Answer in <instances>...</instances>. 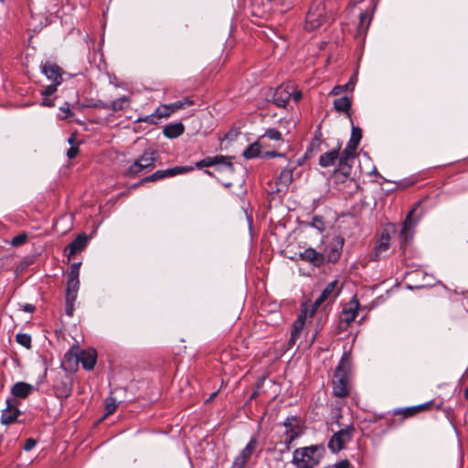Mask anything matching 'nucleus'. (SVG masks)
Segmentation results:
<instances>
[{
	"label": "nucleus",
	"instance_id": "nucleus-13",
	"mask_svg": "<svg viewBox=\"0 0 468 468\" xmlns=\"http://www.w3.org/2000/svg\"><path fill=\"white\" fill-rule=\"evenodd\" d=\"M72 379L67 374L59 375L53 386L55 395L59 399H67L72 393Z\"/></svg>",
	"mask_w": 468,
	"mask_h": 468
},
{
	"label": "nucleus",
	"instance_id": "nucleus-1",
	"mask_svg": "<svg viewBox=\"0 0 468 468\" xmlns=\"http://www.w3.org/2000/svg\"><path fill=\"white\" fill-rule=\"evenodd\" d=\"M40 71L50 82L48 85L43 84L41 86V105L45 107L56 106L58 99L52 96L56 93L58 87L62 83L65 72L58 64L48 59L41 62Z\"/></svg>",
	"mask_w": 468,
	"mask_h": 468
},
{
	"label": "nucleus",
	"instance_id": "nucleus-60",
	"mask_svg": "<svg viewBox=\"0 0 468 468\" xmlns=\"http://www.w3.org/2000/svg\"><path fill=\"white\" fill-rule=\"evenodd\" d=\"M423 287L422 284H414V285H409V288L412 289V288H421Z\"/></svg>",
	"mask_w": 468,
	"mask_h": 468
},
{
	"label": "nucleus",
	"instance_id": "nucleus-17",
	"mask_svg": "<svg viewBox=\"0 0 468 468\" xmlns=\"http://www.w3.org/2000/svg\"><path fill=\"white\" fill-rule=\"evenodd\" d=\"M191 168H186L184 166H176L173 168H168L165 170H157L154 174L145 176L143 178V182H155L167 177H173L176 175L182 174L186 171H190Z\"/></svg>",
	"mask_w": 468,
	"mask_h": 468
},
{
	"label": "nucleus",
	"instance_id": "nucleus-64",
	"mask_svg": "<svg viewBox=\"0 0 468 468\" xmlns=\"http://www.w3.org/2000/svg\"><path fill=\"white\" fill-rule=\"evenodd\" d=\"M441 406H442V403H440V404H438V405L436 406V409H437V410H439V409H441Z\"/></svg>",
	"mask_w": 468,
	"mask_h": 468
},
{
	"label": "nucleus",
	"instance_id": "nucleus-42",
	"mask_svg": "<svg viewBox=\"0 0 468 468\" xmlns=\"http://www.w3.org/2000/svg\"><path fill=\"white\" fill-rule=\"evenodd\" d=\"M80 265H81V262H74L73 264H71L69 271L67 276L79 278Z\"/></svg>",
	"mask_w": 468,
	"mask_h": 468
},
{
	"label": "nucleus",
	"instance_id": "nucleus-33",
	"mask_svg": "<svg viewBox=\"0 0 468 468\" xmlns=\"http://www.w3.org/2000/svg\"><path fill=\"white\" fill-rule=\"evenodd\" d=\"M418 414L417 408L415 406L405 408V409H397L394 410V415H401V419L399 421V424L402 423L403 420L407 418H410Z\"/></svg>",
	"mask_w": 468,
	"mask_h": 468
},
{
	"label": "nucleus",
	"instance_id": "nucleus-18",
	"mask_svg": "<svg viewBox=\"0 0 468 468\" xmlns=\"http://www.w3.org/2000/svg\"><path fill=\"white\" fill-rule=\"evenodd\" d=\"M76 360L80 362L82 367L86 370L93 369L97 361V352L95 349L80 350L74 353Z\"/></svg>",
	"mask_w": 468,
	"mask_h": 468
},
{
	"label": "nucleus",
	"instance_id": "nucleus-25",
	"mask_svg": "<svg viewBox=\"0 0 468 468\" xmlns=\"http://www.w3.org/2000/svg\"><path fill=\"white\" fill-rule=\"evenodd\" d=\"M420 204H416L415 207L408 213L405 221L403 222L402 229L400 231V237L403 242L407 243L409 239L412 238L411 229L415 225L413 215L417 210Z\"/></svg>",
	"mask_w": 468,
	"mask_h": 468
},
{
	"label": "nucleus",
	"instance_id": "nucleus-62",
	"mask_svg": "<svg viewBox=\"0 0 468 468\" xmlns=\"http://www.w3.org/2000/svg\"><path fill=\"white\" fill-rule=\"evenodd\" d=\"M73 350L71 349L69 352L66 353V356H72Z\"/></svg>",
	"mask_w": 468,
	"mask_h": 468
},
{
	"label": "nucleus",
	"instance_id": "nucleus-51",
	"mask_svg": "<svg viewBox=\"0 0 468 468\" xmlns=\"http://www.w3.org/2000/svg\"><path fill=\"white\" fill-rule=\"evenodd\" d=\"M68 143L71 145V146H78V143L76 141V135L75 133H72L69 138H68Z\"/></svg>",
	"mask_w": 468,
	"mask_h": 468
},
{
	"label": "nucleus",
	"instance_id": "nucleus-34",
	"mask_svg": "<svg viewBox=\"0 0 468 468\" xmlns=\"http://www.w3.org/2000/svg\"><path fill=\"white\" fill-rule=\"evenodd\" d=\"M261 154V145L258 143L250 144L243 152L245 159H252L258 157Z\"/></svg>",
	"mask_w": 468,
	"mask_h": 468
},
{
	"label": "nucleus",
	"instance_id": "nucleus-20",
	"mask_svg": "<svg viewBox=\"0 0 468 468\" xmlns=\"http://www.w3.org/2000/svg\"><path fill=\"white\" fill-rule=\"evenodd\" d=\"M359 303L356 299H352L346 305L344 306L340 315L341 323H345L348 326L357 316Z\"/></svg>",
	"mask_w": 468,
	"mask_h": 468
},
{
	"label": "nucleus",
	"instance_id": "nucleus-14",
	"mask_svg": "<svg viewBox=\"0 0 468 468\" xmlns=\"http://www.w3.org/2000/svg\"><path fill=\"white\" fill-rule=\"evenodd\" d=\"M258 445V440L256 437H252L247 443L245 448L239 452V454L234 459L232 468H244L250 459L251 455L256 451Z\"/></svg>",
	"mask_w": 468,
	"mask_h": 468
},
{
	"label": "nucleus",
	"instance_id": "nucleus-16",
	"mask_svg": "<svg viewBox=\"0 0 468 468\" xmlns=\"http://www.w3.org/2000/svg\"><path fill=\"white\" fill-rule=\"evenodd\" d=\"M344 246V239L336 237L325 248V260L328 262L335 263L341 257Z\"/></svg>",
	"mask_w": 468,
	"mask_h": 468
},
{
	"label": "nucleus",
	"instance_id": "nucleus-31",
	"mask_svg": "<svg viewBox=\"0 0 468 468\" xmlns=\"http://www.w3.org/2000/svg\"><path fill=\"white\" fill-rule=\"evenodd\" d=\"M334 107L338 112L350 116L349 110L351 107V101L346 96L335 100Z\"/></svg>",
	"mask_w": 468,
	"mask_h": 468
},
{
	"label": "nucleus",
	"instance_id": "nucleus-50",
	"mask_svg": "<svg viewBox=\"0 0 468 468\" xmlns=\"http://www.w3.org/2000/svg\"><path fill=\"white\" fill-rule=\"evenodd\" d=\"M336 90H352L350 89V86H346V83L344 84V85H340V86H335L333 90H332V93H336Z\"/></svg>",
	"mask_w": 468,
	"mask_h": 468
},
{
	"label": "nucleus",
	"instance_id": "nucleus-32",
	"mask_svg": "<svg viewBox=\"0 0 468 468\" xmlns=\"http://www.w3.org/2000/svg\"><path fill=\"white\" fill-rule=\"evenodd\" d=\"M362 138V130L352 123L351 137L348 141L349 148L357 149Z\"/></svg>",
	"mask_w": 468,
	"mask_h": 468
},
{
	"label": "nucleus",
	"instance_id": "nucleus-44",
	"mask_svg": "<svg viewBox=\"0 0 468 468\" xmlns=\"http://www.w3.org/2000/svg\"><path fill=\"white\" fill-rule=\"evenodd\" d=\"M433 405H434L433 400H431V401L417 405V406H415V408H417V411H418V413H420L421 411L430 410Z\"/></svg>",
	"mask_w": 468,
	"mask_h": 468
},
{
	"label": "nucleus",
	"instance_id": "nucleus-45",
	"mask_svg": "<svg viewBox=\"0 0 468 468\" xmlns=\"http://www.w3.org/2000/svg\"><path fill=\"white\" fill-rule=\"evenodd\" d=\"M79 154V146H70V148L67 151V156L69 159L75 158Z\"/></svg>",
	"mask_w": 468,
	"mask_h": 468
},
{
	"label": "nucleus",
	"instance_id": "nucleus-9",
	"mask_svg": "<svg viewBox=\"0 0 468 468\" xmlns=\"http://www.w3.org/2000/svg\"><path fill=\"white\" fill-rule=\"evenodd\" d=\"M233 156H226V155H214V156H207L198 162L196 163V167L197 169H201L203 167H209V166H217L218 170H220V168H225L230 173L234 172V165H233Z\"/></svg>",
	"mask_w": 468,
	"mask_h": 468
},
{
	"label": "nucleus",
	"instance_id": "nucleus-22",
	"mask_svg": "<svg viewBox=\"0 0 468 468\" xmlns=\"http://www.w3.org/2000/svg\"><path fill=\"white\" fill-rule=\"evenodd\" d=\"M302 261L309 262L315 267L322 266L325 261L324 253L316 251L313 248H308L299 254Z\"/></svg>",
	"mask_w": 468,
	"mask_h": 468
},
{
	"label": "nucleus",
	"instance_id": "nucleus-46",
	"mask_svg": "<svg viewBox=\"0 0 468 468\" xmlns=\"http://www.w3.org/2000/svg\"><path fill=\"white\" fill-rule=\"evenodd\" d=\"M36 444H37L36 440L29 438L26 441V442L24 444V450L28 452V451L32 450L36 446Z\"/></svg>",
	"mask_w": 468,
	"mask_h": 468
},
{
	"label": "nucleus",
	"instance_id": "nucleus-36",
	"mask_svg": "<svg viewBox=\"0 0 468 468\" xmlns=\"http://www.w3.org/2000/svg\"><path fill=\"white\" fill-rule=\"evenodd\" d=\"M129 106V99L126 96H122L112 102V109L114 112L121 111Z\"/></svg>",
	"mask_w": 468,
	"mask_h": 468
},
{
	"label": "nucleus",
	"instance_id": "nucleus-6",
	"mask_svg": "<svg viewBox=\"0 0 468 468\" xmlns=\"http://www.w3.org/2000/svg\"><path fill=\"white\" fill-rule=\"evenodd\" d=\"M325 5L322 1L313 2L306 14L305 29L314 31L319 28L326 21Z\"/></svg>",
	"mask_w": 468,
	"mask_h": 468
},
{
	"label": "nucleus",
	"instance_id": "nucleus-58",
	"mask_svg": "<svg viewBox=\"0 0 468 468\" xmlns=\"http://www.w3.org/2000/svg\"><path fill=\"white\" fill-rule=\"evenodd\" d=\"M144 183H145V182H143V179H142L141 181H139V182H137V183H135V184L132 185V186H131V188H132V189H135V188H137L138 186H142V185H143V184H144Z\"/></svg>",
	"mask_w": 468,
	"mask_h": 468
},
{
	"label": "nucleus",
	"instance_id": "nucleus-55",
	"mask_svg": "<svg viewBox=\"0 0 468 468\" xmlns=\"http://www.w3.org/2000/svg\"><path fill=\"white\" fill-rule=\"evenodd\" d=\"M367 13H361L360 16H359V18H360V27H362L363 25H364V21L367 18Z\"/></svg>",
	"mask_w": 468,
	"mask_h": 468
},
{
	"label": "nucleus",
	"instance_id": "nucleus-26",
	"mask_svg": "<svg viewBox=\"0 0 468 468\" xmlns=\"http://www.w3.org/2000/svg\"><path fill=\"white\" fill-rule=\"evenodd\" d=\"M33 390L34 388L32 385L27 382L19 381L13 385L11 393L16 398L26 399L32 393Z\"/></svg>",
	"mask_w": 468,
	"mask_h": 468
},
{
	"label": "nucleus",
	"instance_id": "nucleus-4",
	"mask_svg": "<svg viewBox=\"0 0 468 468\" xmlns=\"http://www.w3.org/2000/svg\"><path fill=\"white\" fill-rule=\"evenodd\" d=\"M301 99L302 91L292 81L282 83L272 94L273 103L281 108L292 107L291 103L297 104Z\"/></svg>",
	"mask_w": 468,
	"mask_h": 468
},
{
	"label": "nucleus",
	"instance_id": "nucleus-56",
	"mask_svg": "<svg viewBox=\"0 0 468 468\" xmlns=\"http://www.w3.org/2000/svg\"><path fill=\"white\" fill-rule=\"evenodd\" d=\"M420 274H422V272H421L420 271L416 270V271H414L408 272V273H407V277H409V278L410 279V277H411L412 275H420Z\"/></svg>",
	"mask_w": 468,
	"mask_h": 468
},
{
	"label": "nucleus",
	"instance_id": "nucleus-27",
	"mask_svg": "<svg viewBox=\"0 0 468 468\" xmlns=\"http://www.w3.org/2000/svg\"><path fill=\"white\" fill-rule=\"evenodd\" d=\"M338 158L339 148H335L321 154L318 164L320 166L326 168L331 165H334L336 162H338Z\"/></svg>",
	"mask_w": 468,
	"mask_h": 468
},
{
	"label": "nucleus",
	"instance_id": "nucleus-41",
	"mask_svg": "<svg viewBox=\"0 0 468 468\" xmlns=\"http://www.w3.org/2000/svg\"><path fill=\"white\" fill-rule=\"evenodd\" d=\"M265 136L271 140L279 141L282 139L281 133L276 129L267 130L265 133Z\"/></svg>",
	"mask_w": 468,
	"mask_h": 468
},
{
	"label": "nucleus",
	"instance_id": "nucleus-61",
	"mask_svg": "<svg viewBox=\"0 0 468 468\" xmlns=\"http://www.w3.org/2000/svg\"><path fill=\"white\" fill-rule=\"evenodd\" d=\"M464 398L468 400V387L464 390Z\"/></svg>",
	"mask_w": 468,
	"mask_h": 468
},
{
	"label": "nucleus",
	"instance_id": "nucleus-19",
	"mask_svg": "<svg viewBox=\"0 0 468 468\" xmlns=\"http://www.w3.org/2000/svg\"><path fill=\"white\" fill-rule=\"evenodd\" d=\"M21 415V411L16 405H14L11 399H6V408L2 411L1 423L3 425H11L17 421V418Z\"/></svg>",
	"mask_w": 468,
	"mask_h": 468
},
{
	"label": "nucleus",
	"instance_id": "nucleus-3",
	"mask_svg": "<svg viewBox=\"0 0 468 468\" xmlns=\"http://www.w3.org/2000/svg\"><path fill=\"white\" fill-rule=\"evenodd\" d=\"M324 452L322 444L297 448L293 451L292 463L296 468H314L320 463Z\"/></svg>",
	"mask_w": 468,
	"mask_h": 468
},
{
	"label": "nucleus",
	"instance_id": "nucleus-30",
	"mask_svg": "<svg viewBox=\"0 0 468 468\" xmlns=\"http://www.w3.org/2000/svg\"><path fill=\"white\" fill-rule=\"evenodd\" d=\"M293 167H285L282 169L276 179V184L287 187L292 180Z\"/></svg>",
	"mask_w": 468,
	"mask_h": 468
},
{
	"label": "nucleus",
	"instance_id": "nucleus-12",
	"mask_svg": "<svg viewBox=\"0 0 468 468\" xmlns=\"http://www.w3.org/2000/svg\"><path fill=\"white\" fill-rule=\"evenodd\" d=\"M390 248V235L388 230H384L373 248L370 260L378 261L384 258Z\"/></svg>",
	"mask_w": 468,
	"mask_h": 468
},
{
	"label": "nucleus",
	"instance_id": "nucleus-24",
	"mask_svg": "<svg viewBox=\"0 0 468 468\" xmlns=\"http://www.w3.org/2000/svg\"><path fill=\"white\" fill-rule=\"evenodd\" d=\"M324 144L323 139V133H322V124H318L317 128L314 132V137L312 138V141L310 142L306 152L305 156L306 157H312L315 154L321 151V145Z\"/></svg>",
	"mask_w": 468,
	"mask_h": 468
},
{
	"label": "nucleus",
	"instance_id": "nucleus-2",
	"mask_svg": "<svg viewBox=\"0 0 468 468\" xmlns=\"http://www.w3.org/2000/svg\"><path fill=\"white\" fill-rule=\"evenodd\" d=\"M350 373L351 359L349 356L345 353L335 368L332 380L334 396L346 398L350 394Z\"/></svg>",
	"mask_w": 468,
	"mask_h": 468
},
{
	"label": "nucleus",
	"instance_id": "nucleus-10",
	"mask_svg": "<svg viewBox=\"0 0 468 468\" xmlns=\"http://www.w3.org/2000/svg\"><path fill=\"white\" fill-rule=\"evenodd\" d=\"M193 104L194 101L192 100L189 98H185L184 100L176 101L169 104H163L158 107L153 113L147 115L146 117H169L176 112V110L186 108Z\"/></svg>",
	"mask_w": 468,
	"mask_h": 468
},
{
	"label": "nucleus",
	"instance_id": "nucleus-49",
	"mask_svg": "<svg viewBox=\"0 0 468 468\" xmlns=\"http://www.w3.org/2000/svg\"><path fill=\"white\" fill-rule=\"evenodd\" d=\"M335 468H350V463L348 460H343L335 464Z\"/></svg>",
	"mask_w": 468,
	"mask_h": 468
},
{
	"label": "nucleus",
	"instance_id": "nucleus-28",
	"mask_svg": "<svg viewBox=\"0 0 468 468\" xmlns=\"http://www.w3.org/2000/svg\"><path fill=\"white\" fill-rule=\"evenodd\" d=\"M80 288V280L78 277L67 276L66 297L69 300H76Z\"/></svg>",
	"mask_w": 468,
	"mask_h": 468
},
{
	"label": "nucleus",
	"instance_id": "nucleus-29",
	"mask_svg": "<svg viewBox=\"0 0 468 468\" xmlns=\"http://www.w3.org/2000/svg\"><path fill=\"white\" fill-rule=\"evenodd\" d=\"M185 131V127L181 122L170 123L164 128V134L167 138H176Z\"/></svg>",
	"mask_w": 468,
	"mask_h": 468
},
{
	"label": "nucleus",
	"instance_id": "nucleus-37",
	"mask_svg": "<svg viewBox=\"0 0 468 468\" xmlns=\"http://www.w3.org/2000/svg\"><path fill=\"white\" fill-rule=\"evenodd\" d=\"M312 228L316 229L319 232H323L325 229V222L322 216H314L312 222L310 223Z\"/></svg>",
	"mask_w": 468,
	"mask_h": 468
},
{
	"label": "nucleus",
	"instance_id": "nucleus-11",
	"mask_svg": "<svg viewBox=\"0 0 468 468\" xmlns=\"http://www.w3.org/2000/svg\"><path fill=\"white\" fill-rule=\"evenodd\" d=\"M356 149L349 148L347 144L346 147L339 152L338 158V168L335 172H341V174L347 177L351 173L352 163L356 157Z\"/></svg>",
	"mask_w": 468,
	"mask_h": 468
},
{
	"label": "nucleus",
	"instance_id": "nucleus-7",
	"mask_svg": "<svg viewBox=\"0 0 468 468\" xmlns=\"http://www.w3.org/2000/svg\"><path fill=\"white\" fill-rule=\"evenodd\" d=\"M158 158L155 151H145L139 158H137L126 170V176H135L142 171L154 168V162Z\"/></svg>",
	"mask_w": 468,
	"mask_h": 468
},
{
	"label": "nucleus",
	"instance_id": "nucleus-15",
	"mask_svg": "<svg viewBox=\"0 0 468 468\" xmlns=\"http://www.w3.org/2000/svg\"><path fill=\"white\" fill-rule=\"evenodd\" d=\"M338 282L333 281L329 282L325 288L322 291L319 297L314 301L312 309L310 311V316L312 317L315 312L316 309L326 300L329 299H335L338 295L339 292L336 290Z\"/></svg>",
	"mask_w": 468,
	"mask_h": 468
},
{
	"label": "nucleus",
	"instance_id": "nucleus-35",
	"mask_svg": "<svg viewBox=\"0 0 468 468\" xmlns=\"http://www.w3.org/2000/svg\"><path fill=\"white\" fill-rule=\"evenodd\" d=\"M119 403L117 402L116 399L112 396H109L106 398L104 406H105V417L108 415L112 414L116 409L118 408Z\"/></svg>",
	"mask_w": 468,
	"mask_h": 468
},
{
	"label": "nucleus",
	"instance_id": "nucleus-43",
	"mask_svg": "<svg viewBox=\"0 0 468 468\" xmlns=\"http://www.w3.org/2000/svg\"><path fill=\"white\" fill-rule=\"evenodd\" d=\"M76 300H69V297H66V306H65V312L67 315L72 316L74 314V303Z\"/></svg>",
	"mask_w": 468,
	"mask_h": 468
},
{
	"label": "nucleus",
	"instance_id": "nucleus-57",
	"mask_svg": "<svg viewBox=\"0 0 468 468\" xmlns=\"http://www.w3.org/2000/svg\"><path fill=\"white\" fill-rule=\"evenodd\" d=\"M266 154H267L268 156H271V157H274V156H283V154H278V153H276V152H268Z\"/></svg>",
	"mask_w": 468,
	"mask_h": 468
},
{
	"label": "nucleus",
	"instance_id": "nucleus-53",
	"mask_svg": "<svg viewBox=\"0 0 468 468\" xmlns=\"http://www.w3.org/2000/svg\"><path fill=\"white\" fill-rule=\"evenodd\" d=\"M23 310L27 313H33L36 310V308L33 304L27 303L24 305Z\"/></svg>",
	"mask_w": 468,
	"mask_h": 468
},
{
	"label": "nucleus",
	"instance_id": "nucleus-40",
	"mask_svg": "<svg viewBox=\"0 0 468 468\" xmlns=\"http://www.w3.org/2000/svg\"><path fill=\"white\" fill-rule=\"evenodd\" d=\"M265 382V378H259L255 384V390L250 395V399H255L260 395V389L263 387V384Z\"/></svg>",
	"mask_w": 468,
	"mask_h": 468
},
{
	"label": "nucleus",
	"instance_id": "nucleus-54",
	"mask_svg": "<svg viewBox=\"0 0 468 468\" xmlns=\"http://www.w3.org/2000/svg\"><path fill=\"white\" fill-rule=\"evenodd\" d=\"M58 108L65 113L69 112V103L66 101L63 104L59 105Z\"/></svg>",
	"mask_w": 468,
	"mask_h": 468
},
{
	"label": "nucleus",
	"instance_id": "nucleus-63",
	"mask_svg": "<svg viewBox=\"0 0 468 468\" xmlns=\"http://www.w3.org/2000/svg\"><path fill=\"white\" fill-rule=\"evenodd\" d=\"M205 173H206L207 175H208V176H212V173H211L210 171H208V170H206V171H205Z\"/></svg>",
	"mask_w": 468,
	"mask_h": 468
},
{
	"label": "nucleus",
	"instance_id": "nucleus-59",
	"mask_svg": "<svg viewBox=\"0 0 468 468\" xmlns=\"http://www.w3.org/2000/svg\"><path fill=\"white\" fill-rule=\"evenodd\" d=\"M147 121H151L152 123H157L156 122H154V119H143V118L136 119V122H147Z\"/></svg>",
	"mask_w": 468,
	"mask_h": 468
},
{
	"label": "nucleus",
	"instance_id": "nucleus-23",
	"mask_svg": "<svg viewBox=\"0 0 468 468\" xmlns=\"http://www.w3.org/2000/svg\"><path fill=\"white\" fill-rule=\"evenodd\" d=\"M307 317V311L302 310L301 314L297 316L296 320L293 322L292 331H291V337L289 340V344L291 346L294 345L296 341L299 339L302 331L303 329V326L305 324Z\"/></svg>",
	"mask_w": 468,
	"mask_h": 468
},
{
	"label": "nucleus",
	"instance_id": "nucleus-21",
	"mask_svg": "<svg viewBox=\"0 0 468 468\" xmlns=\"http://www.w3.org/2000/svg\"><path fill=\"white\" fill-rule=\"evenodd\" d=\"M88 244V237L86 234H79L66 248L65 253L69 260L76 253L83 250Z\"/></svg>",
	"mask_w": 468,
	"mask_h": 468
},
{
	"label": "nucleus",
	"instance_id": "nucleus-47",
	"mask_svg": "<svg viewBox=\"0 0 468 468\" xmlns=\"http://www.w3.org/2000/svg\"><path fill=\"white\" fill-rule=\"evenodd\" d=\"M78 123L80 125H82V126L86 127L88 124L93 125V124H96L98 122L94 119H85L84 121L78 120ZM85 129L88 130V128H85Z\"/></svg>",
	"mask_w": 468,
	"mask_h": 468
},
{
	"label": "nucleus",
	"instance_id": "nucleus-5",
	"mask_svg": "<svg viewBox=\"0 0 468 468\" xmlns=\"http://www.w3.org/2000/svg\"><path fill=\"white\" fill-rule=\"evenodd\" d=\"M284 432L281 436V443L284 445L283 451H290L292 443L303 433V427L296 416H289L282 423Z\"/></svg>",
	"mask_w": 468,
	"mask_h": 468
},
{
	"label": "nucleus",
	"instance_id": "nucleus-52",
	"mask_svg": "<svg viewBox=\"0 0 468 468\" xmlns=\"http://www.w3.org/2000/svg\"><path fill=\"white\" fill-rule=\"evenodd\" d=\"M280 3L284 8L288 9L292 6V2L290 0H276Z\"/></svg>",
	"mask_w": 468,
	"mask_h": 468
},
{
	"label": "nucleus",
	"instance_id": "nucleus-38",
	"mask_svg": "<svg viewBox=\"0 0 468 468\" xmlns=\"http://www.w3.org/2000/svg\"><path fill=\"white\" fill-rule=\"evenodd\" d=\"M16 341L27 349L31 348V336L27 334H17Z\"/></svg>",
	"mask_w": 468,
	"mask_h": 468
},
{
	"label": "nucleus",
	"instance_id": "nucleus-8",
	"mask_svg": "<svg viewBox=\"0 0 468 468\" xmlns=\"http://www.w3.org/2000/svg\"><path fill=\"white\" fill-rule=\"evenodd\" d=\"M355 428L352 424L335 431L328 441V448L332 452H338L352 440Z\"/></svg>",
	"mask_w": 468,
	"mask_h": 468
},
{
	"label": "nucleus",
	"instance_id": "nucleus-48",
	"mask_svg": "<svg viewBox=\"0 0 468 468\" xmlns=\"http://www.w3.org/2000/svg\"><path fill=\"white\" fill-rule=\"evenodd\" d=\"M356 81H357V73H354V74L350 77V79H349L348 82L346 83V86H350V89H351V90H354V87H355V85H356Z\"/></svg>",
	"mask_w": 468,
	"mask_h": 468
},
{
	"label": "nucleus",
	"instance_id": "nucleus-39",
	"mask_svg": "<svg viewBox=\"0 0 468 468\" xmlns=\"http://www.w3.org/2000/svg\"><path fill=\"white\" fill-rule=\"evenodd\" d=\"M27 240V234L23 232V233H20V234L15 236L12 239L11 245L17 247V246H20V245L26 243Z\"/></svg>",
	"mask_w": 468,
	"mask_h": 468
}]
</instances>
